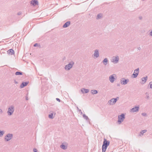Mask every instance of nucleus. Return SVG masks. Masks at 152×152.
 <instances>
[{"instance_id":"1","label":"nucleus","mask_w":152,"mask_h":152,"mask_svg":"<svg viewBox=\"0 0 152 152\" xmlns=\"http://www.w3.org/2000/svg\"><path fill=\"white\" fill-rule=\"evenodd\" d=\"M125 118V115L124 113H122L121 115H118V124H121L124 121Z\"/></svg>"},{"instance_id":"2","label":"nucleus","mask_w":152,"mask_h":152,"mask_svg":"<svg viewBox=\"0 0 152 152\" xmlns=\"http://www.w3.org/2000/svg\"><path fill=\"white\" fill-rule=\"evenodd\" d=\"M74 64V63L73 61H70L68 64L65 66V69L66 70H69L71 69L73 66Z\"/></svg>"},{"instance_id":"3","label":"nucleus","mask_w":152,"mask_h":152,"mask_svg":"<svg viewBox=\"0 0 152 152\" xmlns=\"http://www.w3.org/2000/svg\"><path fill=\"white\" fill-rule=\"evenodd\" d=\"M13 134H12L9 133L7 134L4 137V140L6 142H8L12 138Z\"/></svg>"},{"instance_id":"4","label":"nucleus","mask_w":152,"mask_h":152,"mask_svg":"<svg viewBox=\"0 0 152 152\" xmlns=\"http://www.w3.org/2000/svg\"><path fill=\"white\" fill-rule=\"evenodd\" d=\"M119 97H117L115 98H113L110 99L108 102V103L111 105H113L115 104L117 100L118 99Z\"/></svg>"},{"instance_id":"5","label":"nucleus","mask_w":152,"mask_h":152,"mask_svg":"<svg viewBox=\"0 0 152 152\" xmlns=\"http://www.w3.org/2000/svg\"><path fill=\"white\" fill-rule=\"evenodd\" d=\"M14 111V108L13 106H10L8 109L7 111V113L9 115H11Z\"/></svg>"},{"instance_id":"6","label":"nucleus","mask_w":152,"mask_h":152,"mask_svg":"<svg viewBox=\"0 0 152 152\" xmlns=\"http://www.w3.org/2000/svg\"><path fill=\"white\" fill-rule=\"evenodd\" d=\"M129 81L128 79H125L124 78H122L121 79L120 82L121 84L125 85L127 84Z\"/></svg>"},{"instance_id":"7","label":"nucleus","mask_w":152,"mask_h":152,"mask_svg":"<svg viewBox=\"0 0 152 152\" xmlns=\"http://www.w3.org/2000/svg\"><path fill=\"white\" fill-rule=\"evenodd\" d=\"M116 75L113 74L112 75H110L109 77V80L111 83H113L115 80V77Z\"/></svg>"},{"instance_id":"8","label":"nucleus","mask_w":152,"mask_h":152,"mask_svg":"<svg viewBox=\"0 0 152 152\" xmlns=\"http://www.w3.org/2000/svg\"><path fill=\"white\" fill-rule=\"evenodd\" d=\"M139 68H138L134 70V72L132 74L133 78H136L137 76L139 73Z\"/></svg>"},{"instance_id":"9","label":"nucleus","mask_w":152,"mask_h":152,"mask_svg":"<svg viewBox=\"0 0 152 152\" xmlns=\"http://www.w3.org/2000/svg\"><path fill=\"white\" fill-rule=\"evenodd\" d=\"M118 61L119 58L118 56H117L116 57L114 56L113 57L112 62H113L114 63H117L118 62Z\"/></svg>"},{"instance_id":"10","label":"nucleus","mask_w":152,"mask_h":152,"mask_svg":"<svg viewBox=\"0 0 152 152\" xmlns=\"http://www.w3.org/2000/svg\"><path fill=\"white\" fill-rule=\"evenodd\" d=\"M50 114L48 115V117L49 118L53 119L54 118L56 113H54L53 111H50Z\"/></svg>"},{"instance_id":"11","label":"nucleus","mask_w":152,"mask_h":152,"mask_svg":"<svg viewBox=\"0 0 152 152\" xmlns=\"http://www.w3.org/2000/svg\"><path fill=\"white\" fill-rule=\"evenodd\" d=\"M99 50L96 49L94 51V53L93 55L94 58H97L99 56Z\"/></svg>"},{"instance_id":"12","label":"nucleus","mask_w":152,"mask_h":152,"mask_svg":"<svg viewBox=\"0 0 152 152\" xmlns=\"http://www.w3.org/2000/svg\"><path fill=\"white\" fill-rule=\"evenodd\" d=\"M139 109V107L138 106H135L131 109V111L133 113L136 112L138 111Z\"/></svg>"},{"instance_id":"13","label":"nucleus","mask_w":152,"mask_h":152,"mask_svg":"<svg viewBox=\"0 0 152 152\" xmlns=\"http://www.w3.org/2000/svg\"><path fill=\"white\" fill-rule=\"evenodd\" d=\"M147 130L146 129H145L144 130H142L141 131L140 133L137 135L138 137H140L143 136L144 134L146 132H147Z\"/></svg>"},{"instance_id":"14","label":"nucleus","mask_w":152,"mask_h":152,"mask_svg":"<svg viewBox=\"0 0 152 152\" xmlns=\"http://www.w3.org/2000/svg\"><path fill=\"white\" fill-rule=\"evenodd\" d=\"M110 144V142L107 140L106 139L104 138L102 145L108 146Z\"/></svg>"},{"instance_id":"15","label":"nucleus","mask_w":152,"mask_h":152,"mask_svg":"<svg viewBox=\"0 0 152 152\" xmlns=\"http://www.w3.org/2000/svg\"><path fill=\"white\" fill-rule=\"evenodd\" d=\"M31 2V4L34 6L38 4V2L37 0H32Z\"/></svg>"},{"instance_id":"16","label":"nucleus","mask_w":152,"mask_h":152,"mask_svg":"<svg viewBox=\"0 0 152 152\" xmlns=\"http://www.w3.org/2000/svg\"><path fill=\"white\" fill-rule=\"evenodd\" d=\"M28 82H23L20 86V87L21 88H22L24 87L25 86H26L28 83Z\"/></svg>"},{"instance_id":"17","label":"nucleus","mask_w":152,"mask_h":152,"mask_svg":"<svg viewBox=\"0 0 152 152\" xmlns=\"http://www.w3.org/2000/svg\"><path fill=\"white\" fill-rule=\"evenodd\" d=\"M7 53L8 54L12 55L14 54V50L12 49H11L9 50H8L7 51Z\"/></svg>"},{"instance_id":"18","label":"nucleus","mask_w":152,"mask_h":152,"mask_svg":"<svg viewBox=\"0 0 152 152\" xmlns=\"http://www.w3.org/2000/svg\"><path fill=\"white\" fill-rule=\"evenodd\" d=\"M147 79L148 77L147 76L142 78L141 79L142 82L141 83V84H144L147 81Z\"/></svg>"},{"instance_id":"19","label":"nucleus","mask_w":152,"mask_h":152,"mask_svg":"<svg viewBox=\"0 0 152 152\" xmlns=\"http://www.w3.org/2000/svg\"><path fill=\"white\" fill-rule=\"evenodd\" d=\"M70 22L68 21L66 22L63 25V28H65L68 27L70 24Z\"/></svg>"},{"instance_id":"20","label":"nucleus","mask_w":152,"mask_h":152,"mask_svg":"<svg viewBox=\"0 0 152 152\" xmlns=\"http://www.w3.org/2000/svg\"><path fill=\"white\" fill-rule=\"evenodd\" d=\"M108 146L104 145H102V152H105Z\"/></svg>"},{"instance_id":"21","label":"nucleus","mask_w":152,"mask_h":152,"mask_svg":"<svg viewBox=\"0 0 152 152\" xmlns=\"http://www.w3.org/2000/svg\"><path fill=\"white\" fill-rule=\"evenodd\" d=\"M81 91L83 93L85 92V93H87L89 92V91L88 89H85V88H83L81 89Z\"/></svg>"},{"instance_id":"22","label":"nucleus","mask_w":152,"mask_h":152,"mask_svg":"<svg viewBox=\"0 0 152 152\" xmlns=\"http://www.w3.org/2000/svg\"><path fill=\"white\" fill-rule=\"evenodd\" d=\"M108 62V59L107 58H104L102 61V62L104 65H106L107 64V63Z\"/></svg>"},{"instance_id":"23","label":"nucleus","mask_w":152,"mask_h":152,"mask_svg":"<svg viewBox=\"0 0 152 152\" xmlns=\"http://www.w3.org/2000/svg\"><path fill=\"white\" fill-rule=\"evenodd\" d=\"M60 147L61 148H62V149H63L64 150H65V149H66L67 148V146L63 144L61 145Z\"/></svg>"},{"instance_id":"24","label":"nucleus","mask_w":152,"mask_h":152,"mask_svg":"<svg viewBox=\"0 0 152 152\" xmlns=\"http://www.w3.org/2000/svg\"><path fill=\"white\" fill-rule=\"evenodd\" d=\"M91 93L93 94H96L98 93V91L96 90H92L91 91Z\"/></svg>"},{"instance_id":"25","label":"nucleus","mask_w":152,"mask_h":152,"mask_svg":"<svg viewBox=\"0 0 152 152\" xmlns=\"http://www.w3.org/2000/svg\"><path fill=\"white\" fill-rule=\"evenodd\" d=\"M145 95H146V96L145 97V98L148 100L149 99H150V97L148 93V92H146L145 93Z\"/></svg>"},{"instance_id":"26","label":"nucleus","mask_w":152,"mask_h":152,"mask_svg":"<svg viewBox=\"0 0 152 152\" xmlns=\"http://www.w3.org/2000/svg\"><path fill=\"white\" fill-rule=\"evenodd\" d=\"M23 73L21 72H16L15 73V75H22Z\"/></svg>"},{"instance_id":"27","label":"nucleus","mask_w":152,"mask_h":152,"mask_svg":"<svg viewBox=\"0 0 152 152\" xmlns=\"http://www.w3.org/2000/svg\"><path fill=\"white\" fill-rule=\"evenodd\" d=\"M83 117L86 120H88L89 118L85 114H83Z\"/></svg>"},{"instance_id":"28","label":"nucleus","mask_w":152,"mask_h":152,"mask_svg":"<svg viewBox=\"0 0 152 152\" xmlns=\"http://www.w3.org/2000/svg\"><path fill=\"white\" fill-rule=\"evenodd\" d=\"M102 14H98L97 16V17H96V19H99L100 18H101L102 17Z\"/></svg>"},{"instance_id":"29","label":"nucleus","mask_w":152,"mask_h":152,"mask_svg":"<svg viewBox=\"0 0 152 152\" xmlns=\"http://www.w3.org/2000/svg\"><path fill=\"white\" fill-rule=\"evenodd\" d=\"M4 133V132L3 131L0 130V137H2Z\"/></svg>"},{"instance_id":"30","label":"nucleus","mask_w":152,"mask_h":152,"mask_svg":"<svg viewBox=\"0 0 152 152\" xmlns=\"http://www.w3.org/2000/svg\"><path fill=\"white\" fill-rule=\"evenodd\" d=\"M141 115L142 116H147V114L145 113H142Z\"/></svg>"},{"instance_id":"31","label":"nucleus","mask_w":152,"mask_h":152,"mask_svg":"<svg viewBox=\"0 0 152 152\" xmlns=\"http://www.w3.org/2000/svg\"><path fill=\"white\" fill-rule=\"evenodd\" d=\"M77 109L80 112L81 114H82L83 113L82 112V111H81V110L79 109L78 107H77Z\"/></svg>"},{"instance_id":"32","label":"nucleus","mask_w":152,"mask_h":152,"mask_svg":"<svg viewBox=\"0 0 152 152\" xmlns=\"http://www.w3.org/2000/svg\"><path fill=\"white\" fill-rule=\"evenodd\" d=\"M150 88L152 89V82H151L150 83Z\"/></svg>"},{"instance_id":"33","label":"nucleus","mask_w":152,"mask_h":152,"mask_svg":"<svg viewBox=\"0 0 152 152\" xmlns=\"http://www.w3.org/2000/svg\"><path fill=\"white\" fill-rule=\"evenodd\" d=\"M33 151L34 152H37V149L36 148H34L33 149Z\"/></svg>"},{"instance_id":"34","label":"nucleus","mask_w":152,"mask_h":152,"mask_svg":"<svg viewBox=\"0 0 152 152\" xmlns=\"http://www.w3.org/2000/svg\"><path fill=\"white\" fill-rule=\"evenodd\" d=\"M38 44L37 43H35L34 45V47H37V46H38Z\"/></svg>"},{"instance_id":"35","label":"nucleus","mask_w":152,"mask_h":152,"mask_svg":"<svg viewBox=\"0 0 152 152\" xmlns=\"http://www.w3.org/2000/svg\"><path fill=\"white\" fill-rule=\"evenodd\" d=\"M56 100H57V101H58L59 102H61V100L59 98H56Z\"/></svg>"},{"instance_id":"36","label":"nucleus","mask_w":152,"mask_h":152,"mask_svg":"<svg viewBox=\"0 0 152 152\" xmlns=\"http://www.w3.org/2000/svg\"><path fill=\"white\" fill-rule=\"evenodd\" d=\"M150 35L152 36V30L149 33Z\"/></svg>"},{"instance_id":"37","label":"nucleus","mask_w":152,"mask_h":152,"mask_svg":"<svg viewBox=\"0 0 152 152\" xmlns=\"http://www.w3.org/2000/svg\"><path fill=\"white\" fill-rule=\"evenodd\" d=\"M21 14V12H19L18 13V15H20Z\"/></svg>"},{"instance_id":"38","label":"nucleus","mask_w":152,"mask_h":152,"mask_svg":"<svg viewBox=\"0 0 152 152\" xmlns=\"http://www.w3.org/2000/svg\"><path fill=\"white\" fill-rule=\"evenodd\" d=\"M2 113V109H0V113Z\"/></svg>"},{"instance_id":"39","label":"nucleus","mask_w":152,"mask_h":152,"mask_svg":"<svg viewBox=\"0 0 152 152\" xmlns=\"http://www.w3.org/2000/svg\"><path fill=\"white\" fill-rule=\"evenodd\" d=\"M14 83H15V84H17L18 83V82L16 81L15 80L14 81Z\"/></svg>"},{"instance_id":"40","label":"nucleus","mask_w":152,"mask_h":152,"mask_svg":"<svg viewBox=\"0 0 152 152\" xmlns=\"http://www.w3.org/2000/svg\"><path fill=\"white\" fill-rule=\"evenodd\" d=\"M138 50H140V49H141V48H140V47H138Z\"/></svg>"},{"instance_id":"41","label":"nucleus","mask_w":152,"mask_h":152,"mask_svg":"<svg viewBox=\"0 0 152 152\" xmlns=\"http://www.w3.org/2000/svg\"><path fill=\"white\" fill-rule=\"evenodd\" d=\"M26 100H28V97H27V96H26Z\"/></svg>"},{"instance_id":"42","label":"nucleus","mask_w":152,"mask_h":152,"mask_svg":"<svg viewBox=\"0 0 152 152\" xmlns=\"http://www.w3.org/2000/svg\"><path fill=\"white\" fill-rule=\"evenodd\" d=\"M139 18H140V20H141V19H142V17H139Z\"/></svg>"},{"instance_id":"43","label":"nucleus","mask_w":152,"mask_h":152,"mask_svg":"<svg viewBox=\"0 0 152 152\" xmlns=\"http://www.w3.org/2000/svg\"><path fill=\"white\" fill-rule=\"evenodd\" d=\"M117 85H118V86H120V84H118Z\"/></svg>"}]
</instances>
